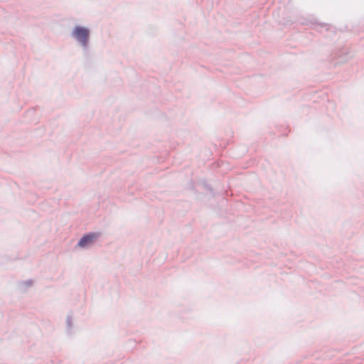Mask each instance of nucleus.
<instances>
[{
  "label": "nucleus",
  "mask_w": 364,
  "mask_h": 364,
  "mask_svg": "<svg viewBox=\"0 0 364 364\" xmlns=\"http://www.w3.org/2000/svg\"><path fill=\"white\" fill-rule=\"evenodd\" d=\"M71 36L82 48L84 52H88L90 38V30L89 28L81 25H76L72 30Z\"/></svg>",
  "instance_id": "f257e3e1"
},
{
  "label": "nucleus",
  "mask_w": 364,
  "mask_h": 364,
  "mask_svg": "<svg viewBox=\"0 0 364 364\" xmlns=\"http://www.w3.org/2000/svg\"><path fill=\"white\" fill-rule=\"evenodd\" d=\"M100 236L99 232H89L84 234L78 240L77 246L85 249L92 245Z\"/></svg>",
  "instance_id": "f03ea898"
},
{
  "label": "nucleus",
  "mask_w": 364,
  "mask_h": 364,
  "mask_svg": "<svg viewBox=\"0 0 364 364\" xmlns=\"http://www.w3.org/2000/svg\"><path fill=\"white\" fill-rule=\"evenodd\" d=\"M72 320H73L72 316L70 315H68L67 318H66V325H67V328L68 330H70L72 328V326H73Z\"/></svg>",
  "instance_id": "7ed1b4c3"
},
{
  "label": "nucleus",
  "mask_w": 364,
  "mask_h": 364,
  "mask_svg": "<svg viewBox=\"0 0 364 364\" xmlns=\"http://www.w3.org/2000/svg\"><path fill=\"white\" fill-rule=\"evenodd\" d=\"M22 283L26 284L27 287H30L33 284V280L28 279V280L23 282Z\"/></svg>",
  "instance_id": "20e7f679"
},
{
  "label": "nucleus",
  "mask_w": 364,
  "mask_h": 364,
  "mask_svg": "<svg viewBox=\"0 0 364 364\" xmlns=\"http://www.w3.org/2000/svg\"><path fill=\"white\" fill-rule=\"evenodd\" d=\"M207 189L212 191V188L210 186H206Z\"/></svg>",
  "instance_id": "39448f33"
}]
</instances>
